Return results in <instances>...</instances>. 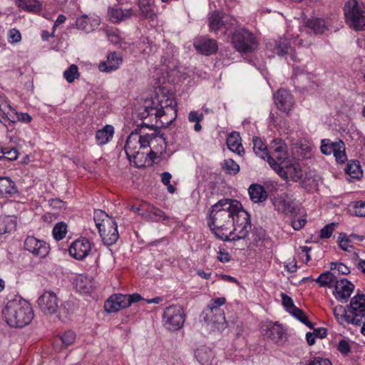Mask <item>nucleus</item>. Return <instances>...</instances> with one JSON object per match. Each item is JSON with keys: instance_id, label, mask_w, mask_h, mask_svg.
I'll use <instances>...</instances> for the list:
<instances>
[{"instance_id": "obj_1", "label": "nucleus", "mask_w": 365, "mask_h": 365, "mask_svg": "<svg viewBox=\"0 0 365 365\" xmlns=\"http://www.w3.org/2000/svg\"><path fill=\"white\" fill-rule=\"evenodd\" d=\"M239 206L238 201L224 199L211 207L207 224L217 238L229 241L232 216Z\"/></svg>"}, {"instance_id": "obj_2", "label": "nucleus", "mask_w": 365, "mask_h": 365, "mask_svg": "<svg viewBox=\"0 0 365 365\" xmlns=\"http://www.w3.org/2000/svg\"><path fill=\"white\" fill-rule=\"evenodd\" d=\"M142 118L155 115L162 126L168 125L176 116L175 103L173 94L165 88L155 90L154 97L146 102Z\"/></svg>"}, {"instance_id": "obj_3", "label": "nucleus", "mask_w": 365, "mask_h": 365, "mask_svg": "<svg viewBox=\"0 0 365 365\" xmlns=\"http://www.w3.org/2000/svg\"><path fill=\"white\" fill-rule=\"evenodd\" d=\"M2 314L6 322L13 327H24L28 325L34 318V312L30 303L19 296L9 300Z\"/></svg>"}, {"instance_id": "obj_4", "label": "nucleus", "mask_w": 365, "mask_h": 365, "mask_svg": "<svg viewBox=\"0 0 365 365\" xmlns=\"http://www.w3.org/2000/svg\"><path fill=\"white\" fill-rule=\"evenodd\" d=\"M346 24L355 31L365 27V6L357 0H348L344 6Z\"/></svg>"}, {"instance_id": "obj_5", "label": "nucleus", "mask_w": 365, "mask_h": 365, "mask_svg": "<svg viewBox=\"0 0 365 365\" xmlns=\"http://www.w3.org/2000/svg\"><path fill=\"white\" fill-rule=\"evenodd\" d=\"M233 230L230 231L229 241H237L245 239L251 230L250 216L247 211L239 206L232 216Z\"/></svg>"}, {"instance_id": "obj_6", "label": "nucleus", "mask_w": 365, "mask_h": 365, "mask_svg": "<svg viewBox=\"0 0 365 365\" xmlns=\"http://www.w3.org/2000/svg\"><path fill=\"white\" fill-rule=\"evenodd\" d=\"M266 159L270 167L277 172L292 158L289 156L287 145L281 140L274 139L269 145Z\"/></svg>"}, {"instance_id": "obj_7", "label": "nucleus", "mask_w": 365, "mask_h": 365, "mask_svg": "<svg viewBox=\"0 0 365 365\" xmlns=\"http://www.w3.org/2000/svg\"><path fill=\"white\" fill-rule=\"evenodd\" d=\"M231 43L237 51L244 53L252 52L257 46L253 34L245 29L235 30L232 34Z\"/></svg>"}, {"instance_id": "obj_8", "label": "nucleus", "mask_w": 365, "mask_h": 365, "mask_svg": "<svg viewBox=\"0 0 365 365\" xmlns=\"http://www.w3.org/2000/svg\"><path fill=\"white\" fill-rule=\"evenodd\" d=\"M225 301L224 297L212 299L202 313L203 320L207 324H215L217 329L220 328V325L222 327L225 323V317L220 307L223 305Z\"/></svg>"}, {"instance_id": "obj_9", "label": "nucleus", "mask_w": 365, "mask_h": 365, "mask_svg": "<svg viewBox=\"0 0 365 365\" xmlns=\"http://www.w3.org/2000/svg\"><path fill=\"white\" fill-rule=\"evenodd\" d=\"M141 300H143V298L138 293L133 294H115L106 301L104 308L107 312H116Z\"/></svg>"}, {"instance_id": "obj_10", "label": "nucleus", "mask_w": 365, "mask_h": 365, "mask_svg": "<svg viewBox=\"0 0 365 365\" xmlns=\"http://www.w3.org/2000/svg\"><path fill=\"white\" fill-rule=\"evenodd\" d=\"M31 117L26 113H18L4 100L0 98V121L5 125L7 122L14 123L16 121L29 123Z\"/></svg>"}, {"instance_id": "obj_11", "label": "nucleus", "mask_w": 365, "mask_h": 365, "mask_svg": "<svg viewBox=\"0 0 365 365\" xmlns=\"http://www.w3.org/2000/svg\"><path fill=\"white\" fill-rule=\"evenodd\" d=\"M165 326L168 329L177 331L182 327V308L178 306H170L164 312Z\"/></svg>"}, {"instance_id": "obj_12", "label": "nucleus", "mask_w": 365, "mask_h": 365, "mask_svg": "<svg viewBox=\"0 0 365 365\" xmlns=\"http://www.w3.org/2000/svg\"><path fill=\"white\" fill-rule=\"evenodd\" d=\"M209 26L212 31L225 29V33L235 26L236 20L228 15L222 14L219 11L212 12L209 16Z\"/></svg>"}, {"instance_id": "obj_13", "label": "nucleus", "mask_w": 365, "mask_h": 365, "mask_svg": "<svg viewBox=\"0 0 365 365\" xmlns=\"http://www.w3.org/2000/svg\"><path fill=\"white\" fill-rule=\"evenodd\" d=\"M37 303L45 314H52L58 309L59 299L53 292L46 291L38 297Z\"/></svg>"}, {"instance_id": "obj_14", "label": "nucleus", "mask_w": 365, "mask_h": 365, "mask_svg": "<svg viewBox=\"0 0 365 365\" xmlns=\"http://www.w3.org/2000/svg\"><path fill=\"white\" fill-rule=\"evenodd\" d=\"M24 248L31 252L33 255L45 257L49 252V245L43 241L38 240L33 236H29L24 241Z\"/></svg>"}, {"instance_id": "obj_15", "label": "nucleus", "mask_w": 365, "mask_h": 365, "mask_svg": "<svg viewBox=\"0 0 365 365\" xmlns=\"http://www.w3.org/2000/svg\"><path fill=\"white\" fill-rule=\"evenodd\" d=\"M98 232L103 243L108 246L115 244L119 237L117 223L113 219H107Z\"/></svg>"}, {"instance_id": "obj_16", "label": "nucleus", "mask_w": 365, "mask_h": 365, "mask_svg": "<svg viewBox=\"0 0 365 365\" xmlns=\"http://www.w3.org/2000/svg\"><path fill=\"white\" fill-rule=\"evenodd\" d=\"M273 204L277 211L286 215H292L296 213L297 207L294 200L292 195L287 193H282L279 195L274 199Z\"/></svg>"}, {"instance_id": "obj_17", "label": "nucleus", "mask_w": 365, "mask_h": 365, "mask_svg": "<svg viewBox=\"0 0 365 365\" xmlns=\"http://www.w3.org/2000/svg\"><path fill=\"white\" fill-rule=\"evenodd\" d=\"M91 250L90 242L86 238L75 240L69 247L71 256L78 260H82L88 255Z\"/></svg>"}, {"instance_id": "obj_18", "label": "nucleus", "mask_w": 365, "mask_h": 365, "mask_svg": "<svg viewBox=\"0 0 365 365\" xmlns=\"http://www.w3.org/2000/svg\"><path fill=\"white\" fill-rule=\"evenodd\" d=\"M193 46L199 53L205 56L215 53L218 49L216 40L209 38L206 36L196 38L194 40Z\"/></svg>"}, {"instance_id": "obj_19", "label": "nucleus", "mask_w": 365, "mask_h": 365, "mask_svg": "<svg viewBox=\"0 0 365 365\" xmlns=\"http://www.w3.org/2000/svg\"><path fill=\"white\" fill-rule=\"evenodd\" d=\"M354 289V285L346 279H337L334 284L333 294L335 298L339 301L346 300Z\"/></svg>"}, {"instance_id": "obj_20", "label": "nucleus", "mask_w": 365, "mask_h": 365, "mask_svg": "<svg viewBox=\"0 0 365 365\" xmlns=\"http://www.w3.org/2000/svg\"><path fill=\"white\" fill-rule=\"evenodd\" d=\"M274 103L283 112H289L294 106L292 95L285 89H279L274 96Z\"/></svg>"}, {"instance_id": "obj_21", "label": "nucleus", "mask_w": 365, "mask_h": 365, "mask_svg": "<svg viewBox=\"0 0 365 365\" xmlns=\"http://www.w3.org/2000/svg\"><path fill=\"white\" fill-rule=\"evenodd\" d=\"M277 173L284 179H292L294 181H298L302 179L303 172L298 163L290 160L287 163L282 167L281 170H278Z\"/></svg>"}, {"instance_id": "obj_22", "label": "nucleus", "mask_w": 365, "mask_h": 365, "mask_svg": "<svg viewBox=\"0 0 365 365\" xmlns=\"http://www.w3.org/2000/svg\"><path fill=\"white\" fill-rule=\"evenodd\" d=\"M349 307L354 317L361 320L365 318V294L359 289L356 294L351 299Z\"/></svg>"}, {"instance_id": "obj_23", "label": "nucleus", "mask_w": 365, "mask_h": 365, "mask_svg": "<svg viewBox=\"0 0 365 365\" xmlns=\"http://www.w3.org/2000/svg\"><path fill=\"white\" fill-rule=\"evenodd\" d=\"M139 139L137 132H132L126 140L124 150L128 159L131 161L135 160L139 153Z\"/></svg>"}, {"instance_id": "obj_24", "label": "nucleus", "mask_w": 365, "mask_h": 365, "mask_svg": "<svg viewBox=\"0 0 365 365\" xmlns=\"http://www.w3.org/2000/svg\"><path fill=\"white\" fill-rule=\"evenodd\" d=\"M123 62L120 53L113 52L108 55L106 61H101L98 64V69L101 72L109 73L117 70Z\"/></svg>"}, {"instance_id": "obj_25", "label": "nucleus", "mask_w": 365, "mask_h": 365, "mask_svg": "<svg viewBox=\"0 0 365 365\" xmlns=\"http://www.w3.org/2000/svg\"><path fill=\"white\" fill-rule=\"evenodd\" d=\"M266 48L272 53L278 56H284V54L288 53L289 51L291 49V46L287 38L284 37H280L277 40H274L267 43Z\"/></svg>"}, {"instance_id": "obj_26", "label": "nucleus", "mask_w": 365, "mask_h": 365, "mask_svg": "<svg viewBox=\"0 0 365 365\" xmlns=\"http://www.w3.org/2000/svg\"><path fill=\"white\" fill-rule=\"evenodd\" d=\"M334 315L336 319L340 323L343 324L344 322L347 324H351L356 326H360L362 323L361 319H359L357 317H354V316L348 315L346 314V311L345 308L339 305L334 308L333 309Z\"/></svg>"}, {"instance_id": "obj_27", "label": "nucleus", "mask_w": 365, "mask_h": 365, "mask_svg": "<svg viewBox=\"0 0 365 365\" xmlns=\"http://www.w3.org/2000/svg\"><path fill=\"white\" fill-rule=\"evenodd\" d=\"M100 24V19L98 17H88L84 14L76 21V25L78 29L89 33L95 29Z\"/></svg>"}, {"instance_id": "obj_28", "label": "nucleus", "mask_w": 365, "mask_h": 365, "mask_svg": "<svg viewBox=\"0 0 365 365\" xmlns=\"http://www.w3.org/2000/svg\"><path fill=\"white\" fill-rule=\"evenodd\" d=\"M139 139V146L140 148H146L147 147H150V155H156L159 150H156L155 152L153 150L155 149V143L160 142H163L164 140L161 136L156 135L155 133L151 134H146L144 135H138Z\"/></svg>"}, {"instance_id": "obj_29", "label": "nucleus", "mask_w": 365, "mask_h": 365, "mask_svg": "<svg viewBox=\"0 0 365 365\" xmlns=\"http://www.w3.org/2000/svg\"><path fill=\"white\" fill-rule=\"evenodd\" d=\"M195 356L201 365H212L215 354L212 349L203 345L195 350Z\"/></svg>"}, {"instance_id": "obj_30", "label": "nucleus", "mask_w": 365, "mask_h": 365, "mask_svg": "<svg viewBox=\"0 0 365 365\" xmlns=\"http://www.w3.org/2000/svg\"><path fill=\"white\" fill-rule=\"evenodd\" d=\"M108 14L112 22L118 23L134 16L135 13L131 9L123 10L118 7H109Z\"/></svg>"}, {"instance_id": "obj_31", "label": "nucleus", "mask_w": 365, "mask_h": 365, "mask_svg": "<svg viewBox=\"0 0 365 365\" xmlns=\"http://www.w3.org/2000/svg\"><path fill=\"white\" fill-rule=\"evenodd\" d=\"M226 143L231 151L239 155L242 156L245 153L244 148L241 143V138L238 132H232L228 135Z\"/></svg>"}, {"instance_id": "obj_32", "label": "nucleus", "mask_w": 365, "mask_h": 365, "mask_svg": "<svg viewBox=\"0 0 365 365\" xmlns=\"http://www.w3.org/2000/svg\"><path fill=\"white\" fill-rule=\"evenodd\" d=\"M248 192L251 200L256 203L266 200L267 193L264 187L259 184H252L248 189Z\"/></svg>"}, {"instance_id": "obj_33", "label": "nucleus", "mask_w": 365, "mask_h": 365, "mask_svg": "<svg viewBox=\"0 0 365 365\" xmlns=\"http://www.w3.org/2000/svg\"><path fill=\"white\" fill-rule=\"evenodd\" d=\"M114 128L110 125H105L102 129L96 131V140L98 145H103L108 143L113 138Z\"/></svg>"}, {"instance_id": "obj_34", "label": "nucleus", "mask_w": 365, "mask_h": 365, "mask_svg": "<svg viewBox=\"0 0 365 365\" xmlns=\"http://www.w3.org/2000/svg\"><path fill=\"white\" fill-rule=\"evenodd\" d=\"M306 27L310 29L315 34H323L327 29V26L324 19L312 18L304 21Z\"/></svg>"}, {"instance_id": "obj_35", "label": "nucleus", "mask_w": 365, "mask_h": 365, "mask_svg": "<svg viewBox=\"0 0 365 365\" xmlns=\"http://www.w3.org/2000/svg\"><path fill=\"white\" fill-rule=\"evenodd\" d=\"M265 335L277 343L283 340L285 332L282 326L277 323L270 324L266 329Z\"/></svg>"}, {"instance_id": "obj_36", "label": "nucleus", "mask_w": 365, "mask_h": 365, "mask_svg": "<svg viewBox=\"0 0 365 365\" xmlns=\"http://www.w3.org/2000/svg\"><path fill=\"white\" fill-rule=\"evenodd\" d=\"M17 222L14 216L0 217V235L15 230Z\"/></svg>"}, {"instance_id": "obj_37", "label": "nucleus", "mask_w": 365, "mask_h": 365, "mask_svg": "<svg viewBox=\"0 0 365 365\" xmlns=\"http://www.w3.org/2000/svg\"><path fill=\"white\" fill-rule=\"evenodd\" d=\"M17 192L15 182L8 177H0V195L6 196Z\"/></svg>"}, {"instance_id": "obj_38", "label": "nucleus", "mask_w": 365, "mask_h": 365, "mask_svg": "<svg viewBox=\"0 0 365 365\" xmlns=\"http://www.w3.org/2000/svg\"><path fill=\"white\" fill-rule=\"evenodd\" d=\"M140 14L144 19L154 20L156 14L153 10L150 0H140L138 1Z\"/></svg>"}, {"instance_id": "obj_39", "label": "nucleus", "mask_w": 365, "mask_h": 365, "mask_svg": "<svg viewBox=\"0 0 365 365\" xmlns=\"http://www.w3.org/2000/svg\"><path fill=\"white\" fill-rule=\"evenodd\" d=\"M337 279L338 278L334 275V273L329 271H327L325 272L322 273L317 277V279H315V282H317L320 287H327L331 288L334 286Z\"/></svg>"}, {"instance_id": "obj_40", "label": "nucleus", "mask_w": 365, "mask_h": 365, "mask_svg": "<svg viewBox=\"0 0 365 365\" xmlns=\"http://www.w3.org/2000/svg\"><path fill=\"white\" fill-rule=\"evenodd\" d=\"M344 171L346 174L349 175L351 178L356 179H359L363 174L360 163L358 160L349 161L347 163Z\"/></svg>"}, {"instance_id": "obj_41", "label": "nucleus", "mask_w": 365, "mask_h": 365, "mask_svg": "<svg viewBox=\"0 0 365 365\" xmlns=\"http://www.w3.org/2000/svg\"><path fill=\"white\" fill-rule=\"evenodd\" d=\"M93 286V281L88 276H79L76 279V287L79 292H90Z\"/></svg>"}, {"instance_id": "obj_42", "label": "nucleus", "mask_w": 365, "mask_h": 365, "mask_svg": "<svg viewBox=\"0 0 365 365\" xmlns=\"http://www.w3.org/2000/svg\"><path fill=\"white\" fill-rule=\"evenodd\" d=\"M253 150L257 155L265 160L269 154V148L264 144L262 139L259 137H254L252 139Z\"/></svg>"}, {"instance_id": "obj_43", "label": "nucleus", "mask_w": 365, "mask_h": 365, "mask_svg": "<svg viewBox=\"0 0 365 365\" xmlns=\"http://www.w3.org/2000/svg\"><path fill=\"white\" fill-rule=\"evenodd\" d=\"M341 140L332 142L329 139H324L322 140L321 151L324 155H331L336 151Z\"/></svg>"}, {"instance_id": "obj_44", "label": "nucleus", "mask_w": 365, "mask_h": 365, "mask_svg": "<svg viewBox=\"0 0 365 365\" xmlns=\"http://www.w3.org/2000/svg\"><path fill=\"white\" fill-rule=\"evenodd\" d=\"M222 168L230 175H235L240 171V165L232 158L225 159L222 163Z\"/></svg>"}, {"instance_id": "obj_45", "label": "nucleus", "mask_w": 365, "mask_h": 365, "mask_svg": "<svg viewBox=\"0 0 365 365\" xmlns=\"http://www.w3.org/2000/svg\"><path fill=\"white\" fill-rule=\"evenodd\" d=\"M289 313L299 320L302 323L307 326L309 328H313V324L309 321L307 316L302 309L296 307L293 309H289Z\"/></svg>"}, {"instance_id": "obj_46", "label": "nucleus", "mask_w": 365, "mask_h": 365, "mask_svg": "<svg viewBox=\"0 0 365 365\" xmlns=\"http://www.w3.org/2000/svg\"><path fill=\"white\" fill-rule=\"evenodd\" d=\"M107 219L113 218L109 217L108 215L102 210H96L94 211L93 220L98 230L105 225V222L107 221Z\"/></svg>"}, {"instance_id": "obj_47", "label": "nucleus", "mask_w": 365, "mask_h": 365, "mask_svg": "<svg viewBox=\"0 0 365 365\" xmlns=\"http://www.w3.org/2000/svg\"><path fill=\"white\" fill-rule=\"evenodd\" d=\"M63 77L68 83H72L79 78L78 66L75 64L71 65L68 69L63 72Z\"/></svg>"}, {"instance_id": "obj_48", "label": "nucleus", "mask_w": 365, "mask_h": 365, "mask_svg": "<svg viewBox=\"0 0 365 365\" xmlns=\"http://www.w3.org/2000/svg\"><path fill=\"white\" fill-rule=\"evenodd\" d=\"M67 232V225L64 222L57 223L52 231L53 236L56 240H62Z\"/></svg>"}, {"instance_id": "obj_49", "label": "nucleus", "mask_w": 365, "mask_h": 365, "mask_svg": "<svg viewBox=\"0 0 365 365\" xmlns=\"http://www.w3.org/2000/svg\"><path fill=\"white\" fill-rule=\"evenodd\" d=\"M204 115L203 113H198L197 111H191L188 114V120L191 123H195L194 126V130L196 132H199L202 129V126L200 125V122L203 120Z\"/></svg>"}, {"instance_id": "obj_50", "label": "nucleus", "mask_w": 365, "mask_h": 365, "mask_svg": "<svg viewBox=\"0 0 365 365\" xmlns=\"http://www.w3.org/2000/svg\"><path fill=\"white\" fill-rule=\"evenodd\" d=\"M75 333L71 330H68L62 334L59 335L57 339L61 340L65 346H68L75 341Z\"/></svg>"}, {"instance_id": "obj_51", "label": "nucleus", "mask_w": 365, "mask_h": 365, "mask_svg": "<svg viewBox=\"0 0 365 365\" xmlns=\"http://www.w3.org/2000/svg\"><path fill=\"white\" fill-rule=\"evenodd\" d=\"M19 155V152L15 148H4L3 151H1V157H3L4 160H7L9 161H13L17 159Z\"/></svg>"}, {"instance_id": "obj_52", "label": "nucleus", "mask_w": 365, "mask_h": 365, "mask_svg": "<svg viewBox=\"0 0 365 365\" xmlns=\"http://www.w3.org/2000/svg\"><path fill=\"white\" fill-rule=\"evenodd\" d=\"M336 160L339 163H344L346 160V155L344 150V144L343 142L339 143V147L333 153Z\"/></svg>"}, {"instance_id": "obj_53", "label": "nucleus", "mask_w": 365, "mask_h": 365, "mask_svg": "<svg viewBox=\"0 0 365 365\" xmlns=\"http://www.w3.org/2000/svg\"><path fill=\"white\" fill-rule=\"evenodd\" d=\"M19 6L29 11H34L39 7L37 0H18Z\"/></svg>"}, {"instance_id": "obj_54", "label": "nucleus", "mask_w": 365, "mask_h": 365, "mask_svg": "<svg viewBox=\"0 0 365 365\" xmlns=\"http://www.w3.org/2000/svg\"><path fill=\"white\" fill-rule=\"evenodd\" d=\"M149 216L153 221L165 220L168 218L165 212L157 207H153L150 210Z\"/></svg>"}, {"instance_id": "obj_55", "label": "nucleus", "mask_w": 365, "mask_h": 365, "mask_svg": "<svg viewBox=\"0 0 365 365\" xmlns=\"http://www.w3.org/2000/svg\"><path fill=\"white\" fill-rule=\"evenodd\" d=\"M331 270L337 269L339 274L346 275L350 273L349 268L341 262H331L330 264Z\"/></svg>"}, {"instance_id": "obj_56", "label": "nucleus", "mask_w": 365, "mask_h": 365, "mask_svg": "<svg viewBox=\"0 0 365 365\" xmlns=\"http://www.w3.org/2000/svg\"><path fill=\"white\" fill-rule=\"evenodd\" d=\"M336 226V224L332 222L324 226L320 232V237L322 239L329 238L334 230V227Z\"/></svg>"}, {"instance_id": "obj_57", "label": "nucleus", "mask_w": 365, "mask_h": 365, "mask_svg": "<svg viewBox=\"0 0 365 365\" xmlns=\"http://www.w3.org/2000/svg\"><path fill=\"white\" fill-rule=\"evenodd\" d=\"M21 39V35L19 31L16 29H11L8 33V40L11 43H16L20 42Z\"/></svg>"}, {"instance_id": "obj_58", "label": "nucleus", "mask_w": 365, "mask_h": 365, "mask_svg": "<svg viewBox=\"0 0 365 365\" xmlns=\"http://www.w3.org/2000/svg\"><path fill=\"white\" fill-rule=\"evenodd\" d=\"M282 302L287 311L289 312V309H293L296 306L294 304L292 299L284 293H281Z\"/></svg>"}, {"instance_id": "obj_59", "label": "nucleus", "mask_w": 365, "mask_h": 365, "mask_svg": "<svg viewBox=\"0 0 365 365\" xmlns=\"http://www.w3.org/2000/svg\"><path fill=\"white\" fill-rule=\"evenodd\" d=\"M354 213L358 217H365V202H356L354 206Z\"/></svg>"}, {"instance_id": "obj_60", "label": "nucleus", "mask_w": 365, "mask_h": 365, "mask_svg": "<svg viewBox=\"0 0 365 365\" xmlns=\"http://www.w3.org/2000/svg\"><path fill=\"white\" fill-rule=\"evenodd\" d=\"M305 365H332L331 361L328 359L321 357H314L313 359L308 361Z\"/></svg>"}, {"instance_id": "obj_61", "label": "nucleus", "mask_w": 365, "mask_h": 365, "mask_svg": "<svg viewBox=\"0 0 365 365\" xmlns=\"http://www.w3.org/2000/svg\"><path fill=\"white\" fill-rule=\"evenodd\" d=\"M339 247L344 251H349V242H351L346 234H341L339 237Z\"/></svg>"}, {"instance_id": "obj_62", "label": "nucleus", "mask_w": 365, "mask_h": 365, "mask_svg": "<svg viewBox=\"0 0 365 365\" xmlns=\"http://www.w3.org/2000/svg\"><path fill=\"white\" fill-rule=\"evenodd\" d=\"M337 349L342 354H347L350 351L349 344L344 339H341L339 341Z\"/></svg>"}, {"instance_id": "obj_63", "label": "nucleus", "mask_w": 365, "mask_h": 365, "mask_svg": "<svg viewBox=\"0 0 365 365\" xmlns=\"http://www.w3.org/2000/svg\"><path fill=\"white\" fill-rule=\"evenodd\" d=\"M217 259L222 263L228 262L230 261V256L227 252L221 250L217 253Z\"/></svg>"}, {"instance_id": "obj_64", "label": "nucleus", "mask_w": 365, "mask_h": 365, "mask_svg": "<svg viewBox=\"0 0 365 365\" xmlns=\"http://www.w3.org/2000/svg\"><path fill=\"white\" fill-rule=\"evenodd\" d=\"M306 224V220L304 219H299L297 220H294L292 222V227L295 230H299L302 229Z\"/></svg>"}]
</instances>
